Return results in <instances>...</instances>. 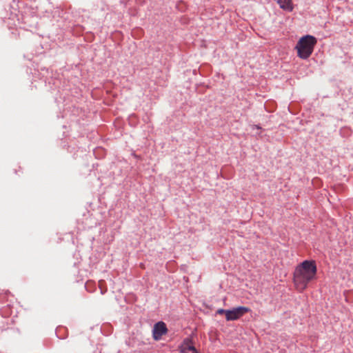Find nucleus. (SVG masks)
I'll return each instance as SVG.
<instances>
[{
  "instance_id": "2",
  "label": "nucleus",
  "mask_w": 353,
  "mask_h": 353,
  "mask_svg": "<svg viewBox=\"0 0 353 353\" xmlns=\"http://www.w3.org/2000/svg\"><path fill=\"white\" fill-rule=\"evenodd\" d=\"M316 42V39L313 36L302 37L295 48L297 50V55L303 59H307L312 54Z\"/></svg>"
},
{
  "instance_id": "6",
  "label": "nucleus",
  "mask_w": 353,
  "mask_h": 353,
  "mask_svg": "<svg viewBox=\"0 0 353 353\" xmlns=\"http://www.w3.org/2000/svg\"><path fill=\"white\" fill-rule=\"evenodd\" d=\"M277 3L283 10L288 11H292L293 10L292 0H278Z\"/></svg>"
},
{
  "instance_id": "9",
  "label": "nucleus",
  "mask_w": 353,
  "mask_h": 353,
  "mask_svg": "<svg viewBox=\"0 0 353 353\" xmlns=\"http://www.w3.org/2000/svg\"><path fill=\"white\" fill-rule=\"evenodd\" d=\"M192 353H193V352H192Z\"/></svg>"
},
{
  "instance_id": "3",
  "label": "nucleus",
  "mask_w": 353,
  "mask_h": 353,
  "mask_svg": "<svg viewBox=\"0 0 353 353\" xmlns=\"http://www.w3.org/2000/svg\"><path fill=\"white\" fill-rule=\"evenodd\" d=\"M250 309L246 307L240 306L233 308L232 310H228L225 319L227 321H235L240 319L245 313L248 312Z\"/></svg>"
},
{
  "instance_id": "4",
  "label": "nucleus",
  "mask_w": 353,
  "mask_h": 353,
  "mask_svg": "<svg viewBox=\"0 0 353 353\" xmlns=\"http://www.w3.org/2000/svg\"><path fill=\"white\" fill-rule=\"evenodd\" d=\"M168 332L166 325L162 321L157 323L152 330L153 338L156 341H159L161 339L162 336Z\"/></svg>"
},
{
  "instance_id": "7",
  "label": "nucleus",
  "mask_w": 353,
  "mask_h": 353,
  "mask_svg": "<svg viewBox=\"0 0 353 353\" xmlns=\"http://www.w3.org/2000/svg\"><path fill=\"white\" fill-rule=\"evenodd\" d=\"M227 310H224V309H219L217 311H216V313L219 314H224L225 316L227 314Z\"/></svg>"
},
{
  "instance_id": "1",
  "label": "nucleus",
  "mask_w": 353,
  "mask_h": 353,
  "mask_svg": "<svg viewBox=\"0 0 353 353\" xmlns=\"http://www.w3.org/2000/svg\"><path fill=\"white\" fill-rule=\"evenodd\" d=\"M316 266L314 261H304L294 272L293 281L297 290L303 292L307 284L315 278Z\"/></svg>"
},
{
  "instance_id": "8",
  "label": "nucleus",
  "mask_w": 353,
  "mask_h": 353,
  "mask_svg": "<svg viewBox=\"0 0 353 353\" xmlns=\"http://www.w3.org/2000/svg\"><path fill=\"white\" fill-rule=\"evenodd\" d=\"M101 283H102V281H99V285H101Z\"/></svg>"
},
{
  "instance_id": "5",
  "label": "nucleus",
  "mask_w": 353,
  "mask_h": 353,
  "mask_svg": "<svg viewBox=\"0 0 353 353\" xmlns=\"http://www.w3.org/2000/svg\"><path fill=\"white\" fill-rule=\"evenodd\" d=\"M191 341L189 339L184 341L183 344L181 347L182 353H188V351H191L193 353H198L195 347L190 344Z\"/></svg>"
}]
</instances>
